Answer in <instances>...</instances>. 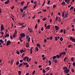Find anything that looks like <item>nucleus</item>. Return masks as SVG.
<instances>
[{
    "label": "nucleus",
    "mask_w": 75,
    "mask_h": 75,
    "mask_svg": "<svg viewBox=\"0 0 75 75\" xmlns=\"http://www.w3.org/2000/svg\"><path fill=\"white\" fill-rule=\"evenodd\" d=\"M66 30H63V33H64V34H66Z\"/></svg>",
    "instance_id": "obj_33"
},
{
    "label": "nucleus",
    "mask_w": 75,
    "mask_h": 75,
    "mask_svg": "<svg viewBox=\"0 0 75 75\" xmlns=\"http://www.w3.org/2000/svg\"><path fill=\"white\" fill-rule=\"evenodd\" d=\"M46 70V71H49V70H50V67H47Z\"/></svg>",
    "instance_id": "obj_24"
},
{
    "label": "nucleus",
    "mask_w": 75,
    "mask_h": 75,
    "mask_svg": "<svg viewBox=\"0 0 75 75\" xmlns=\"http://www.w3.org/2000/svg\"><path fill=\"white\" fill-rule=\"evenodd\" d=\"M71 71L72 72L74 73V69H72L71 70Z\"/></svg>",
    "instance_id": "obj_44"
},
{
    "label": "nucleus",
    "mask_w": 75,
    "mask_h": 75,
    "mask_svg": "<svg viewBox=\"0 0 75 75\" xmlns=\"http://www.w3.org/2000/svg\"><path fill=\"white\" fill-rule=\"evenodd\" d=\"M20 62H21V63H22V62H23V60H21L20 61Z\"/></svg>",
    "instance_id": "obj_50"
},
{
    "label": "nucleus",
    "mask_w": 75,
    "mask_h": 75,
    "mask_svg": "<svg viewBox=\"0 0 75 75\" xmlns=\"http://www.w3.org/2000/svg\"><path fill=\"white\" fill-rule=\"evenodd\" d=\"M46 72V71H45V70L44 69H43V73L45 74V73Z\"/></svg>",
    "instance_id": "obj_43"
},
{
    "label": "nucleus",
    "mask_w": 75,
    "mask_h": 75,
    "mask_svg": "<svg viewBox=\"0 0 75 75\" xmlns=\"http://www.w3.org/2000/svg\"><path fill=\"white\" fill-rule=\"evenodd\" d=\"M69 69H68L67 71H66L65 72L66 74H68V73H69Z\"/></svg>",
    "instance_id": "obj_10"
},
{
    "label": "nucleus",
    "mask_w": 75,
    "mask_h": 75,
    "mask_svg": "<svg viewBox=\"0 0 75 75\" xmlns=\"http://www.w3.org/2000/svg\"><path fill=\"white\" fill-rule=\"evenodd\" d=\"M28 29L29 32H30V33H33V31H32V30H31V28H28Z\"/></svg>",
    "instance_id": "obj_7"
},
{
    "label": "nucleus",
    "mask_w": 75,
    "mask_h": 75,
    "mask_svg": "<svg viewBox=\"0 0 75 75\" xmlns=\"http://www.w3.org/2000/svg\"><path fill=\"white\" fill-rule=\"evenodd\" d=\"M20 36H22L23 37H24V36H25V34L24 33H23L22 34H20Z\"/></svg>",
    "instance_id": "obj_5"
},
{
    "label": "nucleus",
    "mask_w": 75,
    "mask_h": 75,
    "mask_svg": "<svg viewBox=\"0 0 75 75\" xmlns=\"http://www.w3.org/2000/svg\"><path fill=\"white\" fill-rule=\"evenodd\" d=\"M7 37H9V34H6L5 36V38H6Z\"/></svg>",
    "instance_id": "obj_17"
},
{
    "label": "nucleus",
    "mask_w": 75,
    "mask_h": 75,
    "mask_svg": "<svg viewBox=\"0 0 75 75\" xmlns=\"http://www.w3.org/2000/svg\"><path fill=\"white\" fill-rule=\"evenodd\" d=\"M50 1L49 0L47 2V4H50Z\"/></svg>",
    "instance_id": "obj_63"
},
{
    "label": "nucleus",
    "mask_w": 75,
    "mask_h": 75,
    "mask_svg": "<svg viewBox=\"0 0 75 75\" xmlns=\"http://www.w3.org/2000/svg\"><path fill=\"white\" fill-rule=\"evenodd\" d=\"M20 11H21V12H22V13H23V9L21 8Z\"/></svg>",
    "instance_id": "obj_46"
},
{
    "label": "nucleus",
    "mask_w": 75,
    "mask_h": 75,
    "mask_svg": "<svg viewBox=\"0 0 75 75\" xmlns=\"http://www.w3.org/2000/svg\"><path fill=\"white\" fill-rule=\"evenodd\" d=\"M44 30V28L43 27H42V28L41 29V31H43Z\"/></svg>",
    "instance_id": "obj_52"
},
{
    "label": "nucleus",
    "mask_w": 75,
    "mask_h": 75,
    "mask_svg": "<svg viewBox=\"0 0 75 75\" xmlns=\"http://www.w3.org/2000/svg\"><path fill=\"white\" fill-rule=\"evenodd\" d=\"M6 45L7 46H8V45H10V40H8L7 41Z\"/></svg>",
    "instance_id": "obj_4"
},
{
    "label": "nucleus",
    "mask_w": 75,
    "mask_h": 75,
    "mask_svg": "<svg viewBox=\"0 0 75 75\" xmlns=\"http://www.w3.org/2000/svg\"><path fill=\"white\" fill-rule=\"evenodd\" d=\"M44 1V2L42 4V6H44V4H45V0Z\"/></svg>",
    "instance_id": "obj_27"
},
{
    "label": "nucleus",
    "mask_w": 75,
    "mask_h": 75,
    "mask_svg": "<svg viewBox=\"0 0 75 75\" xmlns=\"http://www.w3.org/2000/svg\"><path fill=\"white\" fill-rule=\"evenodd\" d=\"M50 27H51V26L50 25H49L46 27V28L47 29H50Z\"/></svg>",
    "instance_id": "obj_3"
},
{
    "label": "nucleus",
    "mask_w": 75,
    "mask_h": 75,
    "mask_svg": "<svg viewBox=\"0 0 75 75\" xmlns=\"http://www.w3.org/2000/svg\"><path fill=\"white\" fill-rule=\"evenodd\" d=\"M1 29L4 30V25H1Z\"/></svg>",
    "instance_id": "obj_9"
},
{
    "label": "nucleus",
    "mask_w": 75,
    "mask_h": 75,
    "mask_svg": "<svg viewBox=\"0 0 75 75\" xmlns=\"http://www.w3.org/2000/svg\"><path fill=\"white\" fill-rule=\"evenodd\" d=\"M35 73V70H34L32 73V75H34V74Z\"/></svg>",
    "instance_id": "obj_34"
},
{
    "label": "nucleus",
    "mask_w": 75,
    "mask_h": 75,
    "mask_svg": "<svg viewBox=\"0 0 75 75\" xmlns=\"http://www.w3.org/2000/svg\"><path fill=\"white\" fill-rule=\"evenodd\" d=\"M30 54H32V53H33V51H32V49H31V48L30 49Z\"/></svg>",
    "instance_id": "obj_35"
},
{
    "label": "nucleus",
    "mask_w": 75,
    "mask_h": 75,
    "mask_svg": "<svg viewBox=\"0 0 75 75\" xmlns=\"http://www.w3.org/2000/svg\"><path fill=\"white\" fill-rule=\"evenodd\" d=\"M24 27V25H22L21 26V28H23Z\"/></svg>",
    "instance_id": "obj_54"
},
{
    "label": "nucleus",
    "mask_w": 75,
    "mask_h": 75,
    "mask_svg": "<svg viewBox=\"0 0 75 75\" xmlns=\"http://www.w3.org/2000/svg\"><path fill=\"white\" fill-rule=\"evenodd\" d=\"M55 7H56V6L55 5H54L53 6V7L54 8H55Z\"/></svg>",
    "instance_id": "obj_53"
},
{
    "label": "nucleus",
    "mask_w": 75,
    "mask_h": 75,
    "mask_svg": "<svg viewBox=\"0 0 75 75\" xmlns=\"http://www.w3.org/2000/svg\"><path fill=\"white\" fill-rule=\"evenodd\" d=\"M62 53H60L59 54V57H62Z\"/></svg>",
    "instance_id": "obj_26"
},
{
    "label": "nucleus",
    "mask_w": 75,
    "mask_h": 75,
    "mask_svg": "<svg viewBox=\"0 0 75 75\" xmlns=\"http://www.w3.org/2000/svg\"><path fill=\"white\" fill-rule=\"evenodd\" d=\"M19 25H23V24H24V23H19Z\"/></svg>",
    "instance_id": "obj_21"
},
{
    "label": "nucleus",
    "mask_w": 75,
    "mask_h": 75,
    "mask_svg": "<svg viewBox=\"0 0 75 75\" xmlns=\"http://www.w3.org/2000/svg\"><path fill=\"white\" fill-rule=\"evenodd\" d=\"M42 11H44V12H45L47 11L46 10V9H42Z\"/></svg>",
    "instance_id": "obj_61"
},
{
    "label": "nucleus",
    "mask_w": 75,
    "mask_h": 75,
    "mask_svg": "<svg viewBox=\"0 0 75 75\" xmlns=\"http://www.w3.org/2000/svg\"><path fill=\"white\" fill-rule=\"evenodd\" d=\"M10 3V1H6V2H5L4 4H8V3Z\"/></svg>",
    "instance_id": "obj_12"
},
{
    "label": "nucleus",
    "mask_w": 75,
    "mask_h": 75,
    "mask_svg": "<svg viewBox=\"0 0 75 75\" xmlns=\"http://www.w3.org/2000/svg\"><path fill=\"white\" fill-rule=\"evenodd\" d=\"M64 15H65V14H64V12H63V13H62V16L63 17H64Z\"/></svg>",
    "instance_id": "obj_39"
},
{
    "label": "nucleus",
    "mask_w": 75,
    "mask_h": 75,
    "mask_svg": "<svg viewBox=\"0 0 75 75\" xmlns=\"http://www.w3.org/2000/svg\"><path fill=\"white\" fill-rule=\"evenodd\" d=\"M35 15L34 16V17H32V18L33 19H34V18H35Z\"/></svg>",
    "instance_id": "obj_62"
},
{
    "label": "nucleus",
    "mask_w": 75,
    "mask_h": 75,
    "mask_svg": "<svg viewBox=\"0 0 75 75\" xmlns=\"http://www.w3.org/2000/svg\"><path fill=\"white\" fill-rule=\"evenodd\" d=\"M54 39L55 40H56V41L58 40V38H57V36L55 37Z\"/></svg>",
    "instance_id": "obj_36"
},
{
    "label": "nucleus",
    "mask_w": 75,
    "mask_h": 75,
    "mask_svg": "<svg viewBox=\"0 0 75 75\" xmlns=\"http://www.w3.org/2000/svg\"><path fill=\"white\" fill-rule=\"evenodd\" d=\"M56 21H57V20H58V17L57 16H56Z\"/></svg>",
    "instance_id": "obj_59"
},
{
    "label": "nucleus",
    "mask_w": 75,
    "mask_h": 75,
    "mask_svg": "<svg viewBox=\"0 0 75 75\" xmlns=\"http://www.w3.org/2000/svg\"><path fill=\"white\" fill-rule=\"evenodd\" d=\"M23 65V63H20V65H18V67H20L21 66Z\"/></svg>",
    "instance_id": "obj_37"
},
{
    "label": "nucleus",
    "mask_w": 75,
    "mask_h": 75,
    "mask_svg": "<svg viewBox=\"0 0 75 75\" xmlns=\"http://www.w3.org/2000/svg\"><path fill=\"white\" fill-rule=\"evenodd\" d=\"M1 42V43H2V44H3L4 42H3V40H2V39H1L0 40V42Z\"/></svg>",
    "instance_id": "obj_19"
},
{
    "label": "nucleus",
    "mask_w": 75,
    "mask_h": 75,
    "mask_svg": "<svg viewBox=\"0 0 75 75\" xmlns=\"http://www.w3.org/2000/svg\"><path fill=\"white\" fill-rule=\"evenodd\" d=\"M60 40L61 41H63V38H62V37H61L60 38Z\"/></svg>",
    "instance_id": "obj_32"
},
{
    "label": "nucleus",
    "mask_w": 75,
    "mask_h": 75,
    "mask_svg": "<svg viewBox=\"0 0 75 75\" xmlns=\"http://www.w3.org/2000/svg\"><path fill=\"white\" fill-rule=\"evenodd\" d=\"M70 39L71 40H72V42H75V39L74 38H73L72 37H71L70 38Z\"/></svg>",
    "instance_id": "obj_1"
},
{
    "label": "nucleus",
    "mask_w": 75,
    "mask_h": 75,
    "mask_svg": "<svg viewBox=\"0 0 75 75\" xmlns=\"http://www.w3.org/2000/svg\"><path fill=\"white\" fill-rule=\"evenodd\" d=\"M36 51H38V47H37L36 48Z\"/></svg>",
    "instance_id": "obj_64"
},
{
    "label": "nucleus",
    "mask_w": 75,
    "mask_h": 75,
    "mask_svg": "<svg viewBox=\"0 0 75 75\" xmlns=\"http://www.w3.org/2000/svg\"><path fill=\"white\" fill-rule=\"evenodd\" d=\"M56 58H57V57L56 56H53L52 57V59H56Z\"/></svg>",
    "instance_id": "obj_16"
},
{
    "label": "nucleus",
    "mask_w": 75,
    "mask_h": 75,
    "mask_svg": "<svg viewBox=\"0 0 75 75\" xmlns=\"http://www.w3.org/2000/svg\"><path fill=\"white\" fill-rule=\"evenodd\" d=\"M46 20V18H44L42 19V20L43 21H45Z\"/></svg>",
    "instance_id": "obj_40"
},
{
    "label": "nucleus",
    "mask_w": 75,
    "mask_h": 75,
    "mask_svg": "<svg viewBox=\"0 0 75 75\" xmlns=\"http://www.w3.org/2000/svg\"><path fill=\"white\" fill-rule=\"evenodd\" d=\"M25 14H23L22 17L23 18H24V17H25Z\"/></svg>",
    "instance_id": "obj_28"
},
{
    "label": "nucleus",
    "mask_w": 75,
    "mask_h": 75,
    "mask_svg": "<svg viewBox=\"0 0 75 75\" xmlns=\"http://www.w3.org/2000/svg\"><path fill=\"white\" fill-rule=\"evenodd\" d=\"M23 65H28V63L26 62L25 63L23 62Z\"/></svg>",
    "instance_id": "obj_23"
},
{
    "label": "nucleus",
    "mask_w": 75,
    "mask_h": 75,
    "mask_svg": "<svg viewBox=\"0 0 75 75\" xmlns=\"http://www.w3.org/2000/svg\"><path fill=\"white\" fill-rule=\"evenodd\" d=\"M26 11H24L23 12V14H25V13H26Z\"/></svg>",
    "instance_id": "obj_60"
},
{
    "label": "nucleus",
    "mask_w": 75,
    "mask_h": 75,
    "mask_svg": "<svg viewBox=\"0 0 75 75\" xmlns=\"http://www.w3.org/2000/svg\"><path fill=\"white\" fill-rule=\"evenodd\" d=\"M62 55H65L66 54V52H62Z\"/></svg>",
    "instance_id": "obj_25"
},
{
    "label": "nucleus",
    "mask_w": 75,
    "mask_h": 75,
    "mask_svg": "<svg viewBox=\"0 0 75 75\" xmlns=\"http://www.w3.org/2000/svg\"><path fill=\"white\" fill-rule=\"evenodd\" d=\"M28 42H30V37H29L28 39Z\"/></svg>",
    "instance_id": "obj_41"
},
{
    "label": "nucleus",
    "mask_w": 75,
    "mask_h": 75,
    "mask_svg": "<svg viewBox=\"0 0 75 75\" xmlns=\"http://www.w3.org/2000/svg\"><path fill=\"white\" fill-rule=\"evenodd\" d=\"M38 24H36V25H35V29H36L37 28H38Z\"/></svg>",
    "instance_id": "obj_38"
},
{
    "label": "nucleus",
    "mask_w": 75,
    "mask_h": 75,
    "mask_svg": "<svg viewBox=\"0 0 75 75\" xmlns=\"http://www.w3.org/2000/svg\"><path fill=\"white\" fill-rule=\"evenodd\" d=\"M16 54H18V55H20V52L18 51H17Z\"/></svg>",
    "instance_id": "obj_31"
},
{
    "label": "nucleus",
    "mask_w": 75,
    "mask_h": 75,
    "mask_svg": "<svg viewBox=\"0 0 75 75\" xmlns=\"http://www.w3.org/2000/svg\"><path fill=\"white\" fill-rule=\"evenodd\" d=\"M13 60H11V64L12 65L13 64Z\"/></svg>",
    "instance_id": "obj_49"
},
{
    "label": "nucleus",
    "mask_w": 75,
    "mask_h": 75,
    "mask_svg": "<svg viewBox=\"0 0 75 75\" xmlns=\"http://www.w3.org/2000/svg\"><path fill=\"white\" fill-rule=\"evenodd\" d=\"M20 52L21 53H23V52H25V51H24V50H20Z\"/></svg>",
    "instance_id": "obj_14"
},
{
    "label": "nucleus",
    "mask_w": 75,
    "mask_h": 75,
    "mask_svg": "<svg viewBox=\"0 0 75 75\" xmlns=\"http://www.w3.org/2000/svg\"><path fill=\"white\" fill-rule=\"evenodd\" d=\"M37 45L38 47H40L41 46V45H40V44L39 43H38L37 44Z\"/></svg>",
    "instance_id": "obj_15"
},
{
    "label": "nucleus",
    "mask_w": 75,
    "mask_h": 75,
    "mask_svg": "<svg viewBox=\"0 0 75 75\" xmlns=\"http://www.w3.org/2000/svg\"><path fill=\"white\" fill-rule=\"evenodd\" d=\"M54 62H55V63H57V62H57V60L56 59H55L54 60Z\"/></svg>",
    "instance_id": "obj_47"
},
{
    "label": "nucleus",
    "mask_w": 75,
    "mask_h": 75,
    "mask_svg": "<svg viewBox=\"0 0 75 75\" xmlns=\"http://www.w3.org/2000/svg\"><path fill=\"white\" fill-rule=\"evenodd\" d=\"M74 9V7L73 6H71L70 8V10H72V9Z\"/></svg>",
    "instance_id": "obj_48"
},
{
    "label": "nucleus",
    "mask_w": 75,
    "mask_h": 75,
    "mask_svg": "<svg viewBox=\"0 0 75 75\" xmlns=\"http://www.w3.org/2000/svg\"><path fill=\"white\" fill-rule=\"evenodd\" d=\"M18 73L19 75H20L21 74V72L20 71H18Z\"/></svg>",
    "instance_id": "obj_20"
},
{
    "label": "nucleus",
    "mask_w": 75,
    "mask_h": 75,
    "mask_svg": "<svg viewBox=\"0 0 75 75\" xmlns=\"http://www.w3.org/2000/svg\"><path fill=\"white\" fill-rule=\"evenodd\" d=\"M24 3H25V1H23L22 2H21V4L22 5H23L24 4Z\"/></svg>",
    "instance_id": "obj_29"
},
{
    "label": "nucleus",
    "mask_w": 75,
    "mask_h": 75,
    "mask_svg": "<svg viewBox=\"0 0 75 75\" xmlns=\"http://www.w3.org/2000/svg\"><path fill=\"white\" fill-rule=\"evenodd\" d=\"M61 4L63 5V6H64V5H65V4H66V3L65 2H63Z\"/></svg>",
    "instance_id": "obj_13"
},
{
    "label": "nucleus",
    "mask_w": 75,
    "mask_h": 75,
    "mask_svg": "<svg viewBox=\"0 0 75 75\" xmlns=\"http://www.w3.org/2000/svg\"><path fill=\"white\" fill-rule=\"evenodd\" d=\"M19 62H17L16 63V65H18V64H19Z\"/></svg>",
    "instance_id": "obj_42"
},
{
    "label": "nucleus",
    "mask_w": 75,
    "mask_h": 75,
    "mask_svg": "<svg viewBox=\"0 0 75 75\" xmlns=\"http://www.w3.org/2000/svg\"><path fill=\"white\" fill-rule=\"evenodd\" d=\"M71 46H72L71 45H69L68 46V47L69 48H70V47H71Z\"/></svg>",
    "instance_id": "obj_57"
},
{
    "label": "nucleus",
    "mask_w": 75,
    "mask_h": 75,
    "mask_svg": "<svg viewBox=\"0 0 75 75\" xmlns=\"http://www.w3.org/2000/svg\"><path fill=\"white\" fill-rule=\"evenodd\" d=\"M63 69H64V72H65V71H66L68 69L67 68V67H65Z\"/></svg>",
    "instance_id": "obj_2"
},
{
    "label": "nucleus",
    "mask_w": 75,
    "mask_h": 75,
    "mask_svg": "<svg viewBox=\"0 0 75 75\" xmlns=\"http://www.w3.org/2000/svg\"><path fill=\"white\" fill-rule=\"evenodd\" d=\"M42 67V66H41V65H39L38 66V68H41Z\"/></svg>",
    "instance_id": "obj_56"
},
{
    "label": "nucleus",
    "mask_w": 75,
    "mask_h": 75,
    "mask_svg": "<svg viewBox=\"0 0 75 75\" xmlns=\"http://www.w3.org/2000/svg\"><path fill=\"white\" fill-rule=\"evenodd\" d=\"M28 7V5H27V6H24L23 9V10H24L26 9V8H27Z\"/></svg>",
    "instance_id": "obj_11"
},
{
    "label": "nucleus",
    "mask_w": 75,
    "mask_h": 75,
    "mask_svg": "<svg viewBox=\"0 0 75 75\" xmlns=\"http://www.w3.org/2000/svg\"><path fill=\"white\" fill-rule=\"evenodd\" d=\"M26 48H28L29 47V42H27L26 45Z\"/></svg>",
    "instance_id": "obj_8"
},
{
    "label": "nucleus",
    "mask_w": 75,
    "mask_h": 75,
    "mask_svg": "<svg viewBox=\"0 0 75 75\" xmlns=\"http://www.w3.org/2000/svg\"><path fill=\"white\" fill-rule=\"evenodd\" d=\"M67 13H65V16L64 18H67L68 17V16H67Z\"/></svg>",
    "instance_id": "obj_18"
},
{
    "label": "nucleus",
    "mask_w": 75,
    "mask_h": 75,
    "mask_svg": "<svg viewBox=\"0 0 75 75\" xmlns=\"http://www.w3.org/2000/svg\"><path fill=\"white\" fill-rule=\"evenodd\" d=\"M1 35H2V36L3 37V35H4V32L3 31L2 32H1Z\"/></svg>",
    "instance_id": "obj_45"
},
{
    "label": "nucleus",
    "mask_w": 75,
    "mask_h": 75,
    "mask_svg": "<svg viewBox=\"0 0 75 75\" xmlns=\"http://www.w3.org/2000/svg\"><path fill=\"white\" fill-rule=\"evenodd\" d=\"M55 28L56 30H58V28H59V27L58 26L57 27V25H55Z\"/></svg>",
    "instance_id": "obj_6"
},
{
    "label": "nucleus",
    "mask_w": 75,
    "mask_h": 75,
    "mask_svg": "<svg viewBox=\"0 0 75 75\" xmlns=\"http://www.w3.org/2000/svg\"><path fill=\"white\" fill-rule=\"evenodd\" d=\"M27 56H25V57H24L23 58V60L24 61L25 60V59H27Z\"/></svg>",
    "instance_id": "obj_30"
},
{
    "label": "nucleus",
    "mask_w": 75,
    "mask_h": 75,
    "mask_svg": "<svg viewBox=\"0 0 75 75\" xmlns=\"http://www.w3.org/2000/svg\"><path fill=\"white\" fill-rule=\"evenodd\" d=\"M16 35L15 34H13V38H14L16 36Z\"/></svg>",
    "instance_id": "obj_55"
},
{
    "label": "nucleus",
    "mask_w": 75,
    "mask_h": 75,
    "mask_svg": "<svg viewBox=\"0 0 75 75\" xmlns=\"http://www.w3.org/2000/svg\"><path fill=\"white\" fill-rule=\"evenodd\" d=\"M56 56L57 58H59L60 57L59 56L58 54H57Z\"/></svg>",
    "instance_id": "obj_22"
},
{
    "label": "nucleus",
    "mask_w": 75,
    "mask_h": 75,
    "mask_svg": "<svg viewBox=\"0 0 75 75\" xmlns=\"http://www.w3.org/2000/svg\"><path fill=\"white\" fill-rule=\"evenodd\" d=\"M72 64H73V66H74V67L75 66V62L73 63Z\"/></svg>",
    "instance_id": "obj_58"
},
{
    "label": "nucleus",
    "mask_w": 75,
    "mask_h": 75,
    "mask_svg": "<svg viewBox=\"0 0 75 75\" xmlns=\"http://www.w3.org/2000/svg\"><path fill=\"white\" fill-rule=\"evenodd\" d=\"M49 38H50V40H52V36L50 37Z\"/></svg>",
    "instance_id": "obj_51"
}]
</instances>
